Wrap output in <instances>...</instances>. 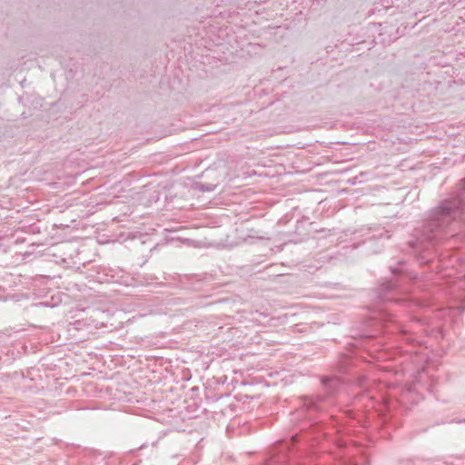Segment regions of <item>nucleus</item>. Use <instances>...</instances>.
I'll use <instances>...</instances> for the list:
<instances>
[{"instance_id": "1", "label": "nucleus", "mask_w": 465, "mask_h": 465, "mask_svg": "<svg viewBox=\"0 0 465 465\" xmlns=\"http://www.w3.org/2000/svg\"><path fill=\"white\" fill-rule=\"evenodd\" d=\"M459 220L465 222V181L456 196L444 199L429 212L409 241L411 252L420 264L433 262L436 245L449 236L450 227Z\"/></svg>"}, {"instance_id": "2", "label": "nucleus", "mask_w": 465, "mask_h": 465, "mask_svg": "<svg viewBox=\"0 0 465 465\" xmlns=\"http://www.w3.org/2000/svg\"><path fill=\"white\" fill-rule=\"evenodd\" d=\"M323 392L322 394L311 397H305L302 401V405L296 412L292 414V420H298L301 417L307 416L305 420L298 422L301 434H294L291 437L292 444L304 440L308 442L310 440L318 441L321 433L317 432L318 428L316 417L314 413L322 414L332 404V400L341 391L342 381L338 377H324L322 379Z\"/></svg>"}, {"instance_id": "3", "label": "nucleus", "mask_w": 465, "mask_h": 465, "mask_svg": "<svg viewBox=\"0 0 465 465\" xmlns=\"http://www.w3.org/2000/svg\"><path fill=\"white\" fill-rule=\"evenodd\" d=\"M455 304L451 305L449 309L450 312L457 311L459 312H465V281L454 282L451 286L450 292Z\"/></svg>"}, {"instance_id": "4", "label": "nucleus", "mask_w": 465, "mask_h": 465, "mask_svg": "<svg viewBox=\"0 0 465 465\" xmlns=\"http://www.w3.org/2000/svg\"><path fill=\"white\" fill-rule=\"evenodd\" d=\"M397 286L398 283L393 280L381 283L379 287L378 298L381 301H392L389 294L395 291Z\"/></svg>"}, {"instance_id": "5", "label": "nucleus", "mask_w": 465, "mask_h": 465, "mask_svg": "<svg viewBox=\"0 0 465 465\" xmlns=\"http://www.w3.org/2000/svg\"><path fill=\"white\" fill-rule=\"evenodd\" d=\"M285 458L282 456H272L267 460L263 465H282L285 462Z\"/></svg>"}, {"instance_id": "6", "label": "nucleus", "mask_w": 465, "mask_h": 465, "mask_svg": "<svg viewBox=\"0 0 465 465\" xmlns=\"http://www.w3.org/2000/svg\"><path fill=\"white\" fill-rule=\"evenodd\" d=\"M439 262H440L439 267L440 268V272L441 273L442 277H450L451 276V272H448L449 271V264L447 263V262L444 261L443 259H440Z\"/></svg>"}, {"instance_id": "7", "label": "nucleus", "mask_w": 465, "mask_h": 465, "mask_svg": "<svg viewBox=\"0 0 465 465\" xmlns=\"http://www.w3.org/2000/svg\"><path fill=\"white\" fill-rule=\"evenodd\" d=\"M215 185L212 183H201L199 188L202 192H213L215 189Z\"/></svg>"}, {"instance_id": "8", "label": "nucleus", "mask_w": 465, "mask_h": 465, "mask_svg": "<svg viewBox=\"0 0 465 465\" xmlns=\"http://www.w3.org/2000/svg\"><path fill=\"white\" fill-rule=\"evenodd\" d=\"M29 232H32V233H38L40 232V230L37 226L35 225H31L30 228H29Z\"/></svg>"}, {"instance_id": "9", "label": "nucleus", "mask_w": 465, "mask_h": 465, "mask_svg": "<svg viewBox=\"0 0 465 465\" xmlns=\"http://www.w3.org/2000/svg\"><path fill=\"white\" fill-rule=\"evenodd\" d=\"M365 381H366V378L362 376V377H361V378H359V379H358L357 383H358V385H359L360 387H363V386H364V382H365Z\"/></svg>"}, {"instance_id": "10", "label": "nucleus", "mask_w": 465, "mask_h": 465, "mask_svg": "<svg viewBox=\"0 0 465 465\" xmlns=\"http://www.w3.org/2000/svg\"><path fill=\"white\" fill-rule=\"evenodd\" d=\"M367 340H368L369 341H372L374 340V338H373L372 336H369V337H367Z\"/></svg>"}, {"instance_id": "11", "label": "nucleus", "mask_w": 465, "mask_h": 465, "mask_svg": "<svg viewBox=\"0 0 465 465\" xmlns=\"http://www.w3.org/2000/svg\"><path fill=\"white\" fill-rule=\"evenodd\" d=\"M407 341H408V342H413V341H414V339L407 338Z\"/></svg>"}, {"instance_id": "12", "label": "nucleus", "mask_w": 465, "mask_h": 465, "mask_svg": "<svg viewBox=\"0 0 465 465\" xmlns=\"http://www.w3.org/2000/svg\"><path fill=\"white\" fill-rule=\"evenodd\" d=\"M457 422H458V423H465V419H463V420H459Z\"/></svg>"}, {"instance_id": "13", "label": "nucleus", "mask_w": 465, "mask_h": 465, "mask_svg": "<svg viewBox=\"0 0 465 465\" xmlns=\"http://www.w3.org/2000/svg\"><path fill=\"white\" fill-rule=\"evenodd\" d=\"M391 272H392V274H394V275L397 274V271L395 269H392Z\"/></svg>"}, {"instance_id": "14", "label": "nucleus", "mask_w": 465, "mask_h": 465, "mask_svg": "<svg viewBox=\"0 0 465 465\" xmlns=\"http://www.w3.org/2000/svg\"><path fill=\"white\" fill-rule=\"evenodd\" d=\"M407 332H408V331H405V330H403V331H402L403 335H407Z\"/></svg>"}]
</instances>
